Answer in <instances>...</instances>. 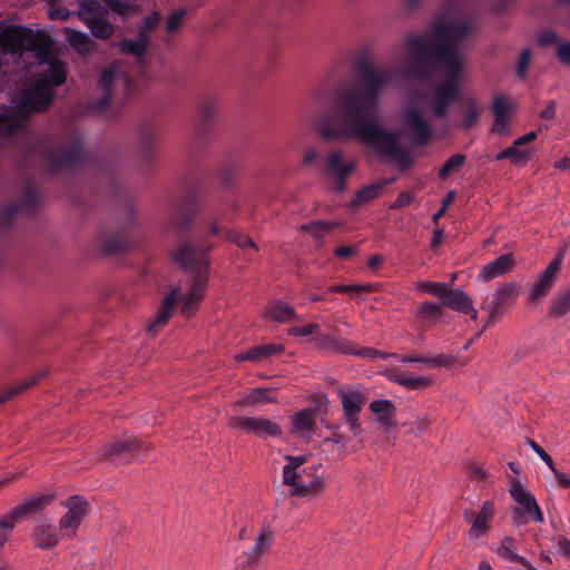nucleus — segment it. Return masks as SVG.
Masks as SVG:
<instances>
[{"mask_svg":"<svg viewBox=\"0 0 570 570\" xmlns=\"http://www.w3.org/2000/svg\"><path fill=\"white\" fill-rule=\"evenodd\" d=\"M356 77L352 86L338 91L330 110L318 115L316 129L324 139L356 138L380 157L395 159L405 170L411 159L400 144L396 132L385 129L373 116L385 88L392 82V69L380 68L366 58L355 62Z\"/></svg>","mask_w":570,"mask_h":570,"instance_id":"1","label":"nucleus"},{"mask_svg":"<svg viewBox=\"0 0 570 570\" xmlns=\"http://www.w3.org/2000/svg\"><path fill=\"white\" fill-rule=\"evenodd\" d=\"M478 27L475 14H458V0H445L441 12L431 23L430 33L409 36L405 50L409 56L405 73L414 80H428L436 65L443 69V81L436 88L460 97L462 61L459 46Z\"/></svg>","mask_w":570,"mask_h":570,"instance_id":"2","label":"nucleus"},{"mask_svg":"<svg viewBox=\"0 0 570 570\" xmlns=\"http://www.w3.org/2000/svg\"><path fill=\"white\" fill-rule=\"evenodd\" d=\"M197 195L193 190L176 197L170 202L166 227L177 233L178 245L171 253L173 261L185 271L193 273V283L188 294L202 301L208 279L209 257L214 244L208 235L194 240L185 234L191 228L196 215Z\"/></svg>","mask_w":570,"mask_h":570,"instance_id":"3","label":"nucleus"},{"mask_svg":"<svg viewBox=\"0 0 570 570\" xmlns=\"http://www.w3.org/2000/svg\"><path fill=\"white\" fill-rule=\"evenodd\" d=\"M67 71L65 63L56 57L48 59V68L43 70L33 85L21 94L16 110L22 118L46 110L55 97L53 87L65 83Z\"/></svg>","mask_w":570,"mask_h":570,"instance_id":"4","label":"nucleus"},{"mask_svg":"<svg viewBox=\"0 0 570 570\" xmlns=\"http://www.w3.org/2000/svg\"><path fill=\"white\" fill-rule=\"evenodd\" d=\"M42 156L46 169L50 174L75 171L89 159L85 149V138L77 131L58 146L46 148Z\"/></svg>","mask_w":570,"mask_h":570,"instance_id":"5","label":"nucleus"},{"mask_svg":"<svg viewBox=\"0 0 570 570\" xmlns=\"http://www.w3.org/2000/svg\"><path fill=\"white\" fill-rule=\"evenodd\" d=\"M284 484L292 497L317 495L324 488V476L317 465H284Z\"/></svg>","mask_w":570,"mask_h":570,"instance_id":"6","label":"nucleus"},{"mask_svg":"<svg viewBox=\"0 0 570 570\" xmlns=\"http://www.w3.org/2000/svg\"><path fill=\"white\" fill-rule=\"evenodd\" d=\"M510 494L518 503L513 509V521L518 524H527L529 521L542 522L543 514L534 497L518 481L511 483Z\"/></svg>","mask_w":570,"mask_h":570,"instance_id":"7","label":"nucleus"},{"mask_svg":"<svg viewBox=\"0 0 570 570\" xmlns=\"http://www.w3.org/2000/svg\"><path fill=\"white\" fill-rule=\"evenodd\" d=\"M520 293V285L514 282L505 283L499 287L490 299H485L482 308L489 311L484 328L493 325L512 306Z\"/></svg>","mask_w":570,"mask_h":570,"instance_id":"8","label":"nucleus"},{"mask_svg":"<svg viewBox=\"0 0 570 570\" xmlns=\"http://www.w3.org/2000/svg\"><path fill=\"white\" fill-rule=\"evenodd\" d=\"M61 504L67 512L59 519V531L62 538H73L82 520L89 513V502L81 495H71Z\"/></svg>","mask_w":570,"mask_h":570,"instance_id":"9","label":"nucleus"},{"mask_svg":"<svg viewBox=\"0 0 570 570\" xmlns=\"http://www.w3.org/2000/svg\"><path fill=\"white\" fill-rule=\"evenodd\" d=\"M273 540L274 530L267 521H264L257 531L253 547L238 558L236 562V570H250L258 568L262 557L267 553Z\"/></svg>","mask_w":570,"mask_h":570,"instance_id":"10","label":"nucleus"},{"mask_svg":"<svg viewBox=\"0 0 570 570\" xmlns=\"http://www.w3.org/2000/svg\"><path fill=\"white\" fill-rule=\"evenodd\" d=\"M104 12L105 8L97 0L81 1L78 11L79 19L99 39H108L114 33L112 24L102 19Z\"/></svg>","mask_w":570,"mask_h":570,"instance_id":"11","label":"nucleus"},{"mask_svg":"<svg viewBox=\"0 0 570 570\" xmlns=\"http://www.w3.org/2000/svg\"><path fill=\"white\" fill-rule=\"evenodd\" d=\"M337 396L342 405L343 416L354 435L361 433L360 413L365 405L367 397L360 390H343L337 391Z\"/></svg>","mask_w":570,"mask_h":570,"instance_id":"12","label":"nucleus"},{"mask_svg":"<svg viewBox=\"0 0 570 570\" xmlns=\"http://www.w3.org/2000/svg\"><path fill=\"white\" fill-rule=\"evenodd\" d=\"M228 426L261 439L279 436L282 434L281 426L265 417L235 415L228 419Z\"/></svg>","mask_w":570,"mask_h":570,"instance_id":"13","label":"nucleus"},{"mask_svg":"<svg viewBox=\"0 0 570 570\" xmlns=\"http://www.w3.org/2000/svg\"><path fill=\"white\" fill-rule=\"evenodd\" d=\"M494 517V503L492 501H484L480 509H464L463 519L470 524L468 535L472 540L485 535L491 529V522Z\"/></svg>","mask_w":570,"mask_h":570,"instance_id":"14","label":"nucleus"},{"mask_svg":"<svg viewBox=\"0 0 570 570\" xmlns=\"http://www.w3.org/2000/svg\"><path fill=\"white\" fill-rule=\"evenodd\" d=\"M403 121L411 132V141L416 146H425L432 137V128L422 110L409 106L403 110Z\"/></svg>","mask_w":570,"mask_h":570,"instance_id":"15","label":"nucleus"},{"mask_svg":"<svg viewBox=\"0 0 570 570\" xmlns=\"http://www.w3.org/2000/svg\"><path fill=\"white\" fill-rule=\"evenodd\" d=\"M55 497L50 493H35L24 498L14 505L7 514L17 524L18 522L31 518L42 512L53 501Z\"/></svg>","mask_w":570,"mask_h":570,"instance_id":"16","label":"nucleus"},{"mask_svg":"<svg viewBox=\"0 0 570 570\" xmlns=\"http://www.w3.org/2000/svg\"><path fill=\"white\" fill-rule=\"evenodd\" d=\"M120 76L119 67L116 63L109 65L101 72L98 88L101 91V96L97 99H92L89 102L90 110L95 112H102L110 102V99L115 89V81Z\"/></svg>","mask_w":570,"mask_h":570,"instance_id":"17","label":"nucleus"},{"mask_svg":"<svg viewBox=\"0 0 570 570\" xmlns=\"http://www.w3.org/2000/svg\"><path fill=\"white\" fill-rule=\"evenodd\" d=\"M148 449V444L144 441L132 436H125L104 446L102 455L108 460L122 459L126 455H131V459H139V455H135V453H140Z\"/></svg>","mask_w":570,"mask_h":570,"instance_id":"18","label":"nucleus"},{"mask_svg":"<svg viewBox=\"0 0 570 570\" xmlns=\"http://www.w3.org/2000/svg\"><path fill=\"white\" fill-rule=\"evenodd\" d=\"M562 257L557 256L550 264L538 275L531 292L529 293L530 301H538L549 294L556 283V276L560 271Z\"/></svg>","mask_w":570,"mask_h":570,"instance_id":"19","label":"nucleus"},{"mask_svg":"<svg viewBox=\"0 0 570 570\" xmlns=\"http://www.w3.org/2000/svg\"><path fill=\"white\" fill-rule=\"evenodd\" d=\"M442 305L452 311L469 314L471 320H476L478 311L472 305V299L461 289H453L448 284L441 297Z\"/></svg>","mask_w":570,"mask_h":570,"instance_id":"20","label":"nucleus"},{"mask_svg":"<svg viewBox=\"0 0 570 570\" xmlns=\"http://www.w3.org/2000/svg\"><path fill=\"white\" fill-rule=\"evenodd\" d=\"M207 227L209 229V234L222 235L225 240L237 245L243 250L252 249L255 253L258 250L257 245L248 235L240 234L232 229H223L219 225V219L216 216L208 219Z\"/></svg>","mask_w":570,"mask_h":570,"instance_id":"21","label":"nucleus"},{"mask_svg":"<svg viewBox=\"0 0 570 570\" xmlns=\"http://www.w3.org/2000/svg\"><path fill=\"white\" fill-rule=\"evenodd\" d=\"M353 169L354 163H344L337 151H333L327 158L326 173L336 179V190L338 193L345 189V180Z\"/></svg>","mask_w":570,"mask_h":570,"instance_id":"22","label":"nucleus"},{"mask_svg":"<svg viewBox=\"0 0 570 570\" xmlns=\"http://www.w3.org/2000/svg\"><path fill=\"white\" fill-rule=\"evenodd\" d=\"M99 247L104 255L111 256L125 252L129 247V240L124 227L116 232L104 233L99 239Z\"/></svg>","mask_w":570,"mask_h":570,"instance_id":"23","label":"nucleus"},{"mask_svg":"<svg viewBox=\"0 0 570 570\" xmlns=\"http://www.w3.org/2000/svg\"><path fill=\"white\" fill-rule=\"evenodd\" d=\"M60 535L59 528L49 523H40L33 528L31 538L37 548L50 550L58 544Z\"/></svg>","mask_w":570,"mask_h":570,"instance_id":"24","label":"nucleus"},{"mask_svg":"<svg viewBox=\"0 0 570 570\" xmlns=\"http://www.w3.org/2000/svg\"><path fill=\"white\" fill-rule=\"evenodd\" d=\"M313 413V410L309 409L295 413L291 419V433L298 438L309 439L316 431Z\"/></svg>","mask_w":570,"mask_h":570,"instance_id":"25","label":"nucleus"},{"mask_svg":"<svg viewBox=\"0 0 570 570\" xmlns=\"http://www.w3.org/2000/svg\"><path fill=\"white\" fill-rule=\"evenodd\" d=\"M389 379L411 391H421L432 384V379L421 375H414L402 371L401 368H393L389 373Z\"/></svg>","mask_w":570,"mask_h":570,"instance_id":"26","label":"nucleus"},{"mask_svg":"<svg viewBox=\"0 0 570 570\" xmlns=\"http://www.w3.org/2000/svg\"><path fill=\"white\" fill-rule=\"evenodd\" d=\"M178 301V291H170L161 301V304L156 313V316L153 322H150L147 326V332L151 335H155L158 331V327L165 325L171 316V312Z\"/></svg>","mask_w":570,"mask_h":570,"instance_id":"27","label":"nucleus"},{"mask_svg":"<svg viewBox=\"0 0 570 570\" xmlns=\"http://www.w3.org/2000/svg\"><path fill=\"white\" fill-rule=\"evenodd\" d=\"M514 261L512 254H504L487 264L479 273L478 278L482 282H489L512 269Z\"/></svg>","mask_w":570,"mask_h":570,"instance_id":"28","label":"nucleus"},{"mask_svg":"<svg viewBox=\"0 0 570 570\" xmlns=\"http://www.w3.org/2000/svg\"><path fill=\"white\" fill-rule=\"evenodd\" d=\"M315 345L320 348L328 350L340 354H353L355 352V346L353 343L346 338H342L340 336L331 335V334H317L313 338Z\"/></svg>","mask_w":570,"mask_h":570,"instance_id":"29","label":"nucleus"},{"mask_svg":"<svg viewBox=\"0 0 570 570\" xmlns=\"http://www.w3.org/2000/svg\"><path fill=\"white\" fill-rule=\"evenodd\" d=\"M391 181L392 179H382L374 184L363 186L355 193V196L351 199L350 207L354 209L363 204H366L371 200L379 198L382 195L384 188Z\"/></svg>","mask_w":570,"mask_h":570,"instance_id":"30","label":"nucleus"},{"mask_svg":"<svg viewBox=\"0 0 570 570\" xmlns=\"http://www.w3.org/2000/svg\"><path fill=\"white\" fill-rule=\"evenodd\" d=\"M216 111V102L213 99L202 101L198 114V122L195 134L198 139L204 140L207 137L209 127L214 120Z\"/></svg>","mask_w":570,"mask_h":570,"instance_id":"31","label":"nucleus"},{"mask_svg":"<svg viewBox=\"0 0 570 570\" xmlns=\"http://www.w3.org/2000/svg\"><path fill=\"white\" fill-rule=\"evenodd\" d=\"M455 101H458V98L451 96L446 89L435 87L431 101L433 116L438 119H443L450 105Z\"/></svg>","mask_w":570,"mask_h":570,"instance_id":"32","label":"nucleus"},{"mask_svg":"<svg viewBox=\"0 0 570 570\" xmlns=\"http://www.w3.org/2000/svg\"><path fill=\"white\" fill-rule=\"evenodd\" d=\"M371 412L376 415L381 425L390 426L395 415V405L390 400H375L370 403Z\"/></svg>","mask_w":570,"mask_h":570,"instance_id":"33","label":"nucleus"},{"mask_svg":"<svg viewBox=\"0 0 570 570\" xmlns=\"http://www.w3.org/2000/svg\"><path fill=\"white\" fill-rule=\"evenodd\" d=\"M415 315L422 326H431L441 318L442 307L433 302H424L417 306Z\"/></svg>","mask_w":570,"mask_h":570,"instance_id":"34","label":"nucleus"},{"mask_svg":"<svg viewBox=\"0 0 570 570\" xmlns=\"http://www.w3.org/2000/svg\"><path fill=\"white\" fill-rule=\"evenodd\" d=\"M156 134L154 130L144 129L139 136V156L141 161L146 166H151L154 164V146L156 144Z\"/></svg>","mask_w":570,"mask_h":570,"instance_id":"35","label":"nucleus"},{"mask_svg":"<svg viewBox=\"0 0 570 570\" xmlns=\"http://www.w3.org/2000/svg\"><path fill=\"white\" fill-rule=\"evenodd\" d=\"M266 317L279 323H286L296 320L297 315L293 306L277 301L268 307L266 311Z\"/></svg>","mask_w":570,"mask_h":570,"instance_id":"36","label":"nucleus"},{"mask_svg":"<svg viewBox=\"0 0 570 570\" xmlns=\"http://www.w3.org/2000/svg\"><path fill=\"white\" fill-rule=\"evenodd\" d=\"M39 202V191L36 187H33L31 184H27L20 196L19 199L14 203L20 212L24 213H32Z\"/></svg>","mask_w":570,"mask_h":570,"instance_id":"37","label":"nucleus"},{"mask_svg":"<svg viewBox=\"0 0 570 570\" xmlns=\"http://www.w3.org/2000/svg\"><path fill=\"white\" fill-rule=\"evenodd\" d=\"M533 155V149L530 147L524 148H515V147H508L500 151L497 156V160H503L509 159L511 164L513 165H520L527 163Z\"/></svg>","mask_w":570,"mask_h":570,"instance_id":"38","label":"nucleus"},{"mask_svg":"<svg viewBox=\"0 0 570 570\" xmlns=\"http://www.w3.org/2000/svg\"><path fill=\"white\" fill-rule=\"evenodd\" d=\"M498 554L508 561L519 562L527 569L533 570V568L523 557L515 553V541L511 537H504L501 540L500 548L498 549Z\"/></svg>","mask_w":570,"mask_h":570,"instance_id":"39","label":"nucleus"},{"mask_svg":"<svg viewBox=\"0 0 570 570\" xmlns=\"http://www.w3.org/2000/svg\"><path fill=\"white\" fill-rule=\"evenodd\" d=\"M570 313V286L561 294L554 296L549 306V316L561 318Z\"/></svg>","mask_w":570,"mask_h":570,"instance_id":"40","label":"nucleus"},{"mask_svg":"<svg viewBox=\"0 0 570 570\" xmlns=\"http://www.w3.org/2000/svg\"><path fill=\"white\" fill-rule=\"evenodd\" d=\"M340 224L328 220H317L303 224L301 230L307 232L316 242H322L324 236L332 229L336 228Z\"/></svg>","mask_w":570,"mask_h":570,"instance_id":"41","label":"nucleus"},{"mask_svg":"<svg viewBox=\"0 0 570 570\" xmlns=\"http://www.w3.org/2000/svg\"><path fill=\"white\" fill-rule=\"evenodd\" d=\"M276 402L275 390L272 387L253 389L242 401L243 404L255 405Z\"/></svg>","mask_w":570,"mask_h":570,"instance_id":"42","label":"nucleus"},{"mask_svg":"<svg viewBox=\"0 0 570 570\" xmlns=\"http://www.w3.org/2000/svg\"><path fill=\"white\" fill-rule=\"evenodd\" d=\"M28 118H22L13 108V115H0V136H11L17 132Z\"/></svg>","mask_w":570,"mask_h":570,"instance_id":"43","label":"nucleus"},{"mask_svg":"<svg viewBox=\"0 0 570 570\" xmlns=\"http://www.w3.org/2000/svg\"><path fill=\"white\" fill-rule=\"evenodd\" d=\"M465 163L463 154L452 155L439 169L438 176L441 180H445L451 174L458 173Z\"/></svg>","mask_w":570,"mask_h":570,"instance_id":"44","label":"nucleus"},{"mask_svg":"<svg viewBox=\"0 0 570 570\" xmlns=\"http://www.w3.org/2000/svg\"><path fill=\"white\" fill-rule=\"evenodd\" d=\"M45 375H46V372L40 371L38 374L26 380L24 382L19 383L18 385H16L11 389H8L3 392H0V404L4 403L6 401H8L12 396L17 395L18 393L26 391L27 389H29L30 386L36 384L40 379L45 377Z\"/></svg>","mask_w":570,"mask_h":570,"instance_id":"45","label":"nucleus"},{"mask_svg":"<svg viewBox=\"0 0 570 570\" xmlns=\"http://www.w3.org/2000/svg\"><path fill=\"white\" fill-rule=\"evenodd\" d=\"M119 49L122 53L134 55L139 61L142 60L147 52V49L142 45H140L137 40L131 39H124L119 45Z\"/></svg>","mask_w":570,"mask_h":570,"instance_id":"46","label":"nucleus"},{"mask_svg":"<svg viewBox=\"0 0 570 570\" xmlns=\"http://www.w3.org/2000/svg\"><path fill=\"white\" fill-rule=\"evenodd\" d=\"M480 117V109L475 105L473 100L468 104L466 110L464 112L463 119L460 124L462 129H470L474 127Z\"/></svg>","mask_w":570,"mask_h":570,"instance_id":"47","label":"nucleus"},{"mask_svg":"<svg viewBox=\"0 0 570 570\" xmlns=\"http://www.w3.org/2000/svg\"><path fill=\"white\" fill-rule=\"evenodd\" d=\"M66 36L70 46L76 49H82L87 47L90 40L87 33L75 29H67Z\"/></svg>","mask_w":570,"mask_h":570,"instance_id":"48","label":"nucleus"},{"mask_svg":"<svg viewBox=\"0 0 570 570\" xmlns=\"http://www.w3.org/2000/svg\"><path fill=\"white\" fill-rule=\"evenodd\" d=\"M446 286V283L423 281L419 283L417 287L421 292L432 294L441 299Z\"/></svg>","mask_w":570,"mask_h":570,"instance_id":"49","label":"nucleus"},{"mask_svg":"<svg viewBox=\"0 0 570 570\" xmlns=\"http://www.w3.org/2000/svg\"><path fill=\"white\" fill-rule=\"evenodd\" d=\"M371 285H336L332 286L328 292L330 293H341V294H360L364 292H371Z\"/></svg>","mask_w":570,"mask_h":570,"instance_id":"50","label":"nucleus"},{"mask_svg":"<svg viewBox=\"0 0 570 570\" xmlns=\"http://www.w3.org/2000/svg\"><path fill=\"white\" fill-rule=\"evenodd\" d=\"M14 527L16 523L10 519L8 514L0 518V549L3 548Z\"/></svg>","mask_w":570,"mask_h":570,"instance_id":"51","label":"nucleus"},{"mask_svg":"<svg viewBox=\"0 0 570 570\" xmlns=\"http://www.w3.org/2000/svg\"><path fill=\"white\" fill-rule=\"evenodd\" d=\"M185 14H186V10L185 9H178L176 11H173L167 17L166 24H165L166 26V30L168 32H175L179 28L184 17H185Z\"/></svg>","mask_w":570,"mask_h":570,"instance_id":"52","label":"nucleus"},{"mask_svg":"<svg viewBox=\"0 0 570 570\" xmlns=\"http://www.w3.org/2000/svg\"><path fill=\"white\" fill-rule=\"evenodd\" d=\"M455 361V357L446 355V354H438L433 357H428L425 361V365L429 367H450Z\"/></svg>","mask_w":570,"mask_h":570,"instance_id":"53","label":"nucleus"},{"mask_svg":"<svg viewBox=\"0 0 570 570\" xmlns=\"http://www.w3.org/2000/svg\"><path fill=\"white\" fill-rule=\"evenodd\" d=\"M320 325L317 323H309L305 326H294L288 328V334L297 337L318 334Z\"/></svg>","mask_w":570,"mask_h":570,"instance_id":"54","label":"nucleus"},{"mask_svg":"<svg viewBox=\"0 0 570 570\" xmlns=\"http://www.w3.org/2000/svg\"><path fill=\"white\" fill-rule=\"evenodd\" d=\"M107 8L119 14H126L134 9L132 3L124 0H104Z\"/></svg>","mask_w":570,"mask_h":570,"instance_id":"55","label":"nucleus"},{"mask_svg":"<svg viewBox=\"0 0 570 570\" xmlns=\"http://www.w3.org/2000/svg\"><path fill=\"white\" fill-rule=\"evenodd\" d=\"M492 111L500 119L501 116H505L511 111V105L505 97L498 96L493 101Z\"/></svg>","mask_w":570,"mask_h":570,"instance_id":"56","label":"nucleus"},{"mask_svg":"<svg viewBox=\"0 0 570 570\" xmlns=\"http://www.w3.org/2000/svg\"><path fill=\"white\" fill-rule=\"evenodd\" d=\"M538 43H539V46H542V47L550 46V45H554L556 47H558V43H560V42H559V37L556 31H553L551 29H546L539 33Z\"/></svg>","mask_w":570,"mask_h":570,"instance_id":"57","label":"nucleus"},{"mask_svg":"<svg viewBox=\"0 0 570 570\" xmlns=\"http://www.w3.org/2000/svg\"><path fill=\"white\" fill-rule=\"evenodd\" d=\"M531 58L530 49H523L519 56L518 65H517V75L520 79L525 78L527 68L529 66Z\"/></svg>","mask_w":570,"mask_h":570,"instance_id":"58","label":"nucleus"},{"mask_svg":"<svg viewBox=\"0 0 570 570\" xmlns=\"http://www.w3.org/2000/svg\"><path fill=\"white\" fill-rule=\"evenodd\" d=\"M199 303H200L199 299H196V297L191 296L190 294H187L183 298L181 313L186 317L191 316L195 313V311L198 308Z\"/></svg>","mask_w":570,"mask_h":570,"instance_id":"59","label":"nucleus"},{"mask_svg":"<svg viewBox=\"0 0 570 570\" xmlns=\"http://www.w3.org/2000/svg\"><path fill=\"white\" fill-rule=\"evenodd\" d=\"M265 358V352L262 345L249 348L247 352L236 356L237 361H259Z\"/></svg>","mask_w":570,"mask_h":570,"instance_id":"60","label":"nucleus"},{"mask_svg":"<svg viewBox=\"0 0 570 570\" xmlns=\"http://www.w3.org/2000/svg\"><path fill=\"white\" fill-rule=\"evenodd\" d=\"M234 174H235L234 166L225 165L218 170L217 176H218L220 184L224 187H229L232 185Z\"/></svg>","mask_w":570,"mask_h":570,"instance_id":"61","label":"nucleus"},{"mask_svg":"<svg viewBox=\"0 0 570 570\" xmlns=\"http://www.w3.org/2000/svg\"><path fill=\"white\" fill-rule=\"evenodd\" d=\"M556 57L562 65L570 66V40L558 43Z\"/></svg>","mask_w":570,"mask_h":570,"instance_id":"62","label":"nucleus"},{"mask_svg":"<svg viewBox=\"0 0 570 570\" xmlns=\"http://www.w3.org/2000/svg\"><path fill=\"white\" fill-rule=\"evenodd\" d=\"M24 474H26L24 470H22V469L6 473V475L0 479V489L9 487L13 482L21 479Z\"/></svg>","mask_w":570,"mask_h":570,"instance_id":"63","label":"nucleus"},{"mask_svg":"<svg viewBox=\"0 0 570 570\" xmlns=\"http://www.w3.org/2000/svg\"><path fill=\"white\" fill-rule=\"evenodd\" d=\"M19 212L20 209L14 203L7 205L1 212V222L4 225H9Z\"/></svg>","mask_w":570,"mask_h":570,"instance_id":"64","label":"nucleus"}]
</instances>
